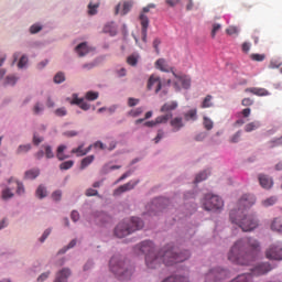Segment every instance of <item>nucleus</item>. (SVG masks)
I'll list each match as a JSON object with an SVG mask.
<instances>
[{
	"mask_svg": "<svg viewBox=\"0 0 282 282\" xmlns=\"http://www.w3.org/2000/svg\"><path fill=\"white\" fill-rule=\"evenodd\" d=\"M134 252L138 254H145V264L150 270L164 265H175V263H184L191 259V251H177L171 245L163 247L159 252H155V246L152 241L145 240L134 247Z\"/></svg>",
	"mask_w": 282,
	"mask_h": 282,
	"instance_id": "f257e3e1",
	"label": "nucleus"
},
{
	"mask_svg": "<svg viewBox=\"0 0 282 282\" xmlns=\"http://www.w3.org/2000/svg\"><path fill=\"white\" fill-rule=\"evenodd\" d=\"M261 246L254 238H242L237 240L230 248L227 259L235 265H252L259 256Z\"/></svg>",
	"mask_w": 282,
	"mask_h": 282,
	"instance_id": "f03ea898",
	"label": "nucleus"
},
{
	"mask_svg": "<svg viewBox=\"0 0 282 282\" xmlns=\"http://www.w3.org/2000/svg\"><path fill=\"white\" fill-rule=\"evenodd\" d=\"M257 198L250 194H245L238 200V210L234 209L230 212V220L236 226L241 228L242 232H252L256 228L259 227V220L254 214H243L246 208H251L254 206Z\"/></svg>",
	"mask_w": 282,
	"mask_h": 282,
	"instance_id": "7ed1b4c3",
	"label": "nucleus"
},
{
	"mask_svg": "<svg viewBox=\"0 0 282 282\" xmlns=\"http://www.w3.org/2000/svg\"><path fill=\"white\" fill-rule=\"evenodd\" d=\"M142 228H144V223L142 219L132 217L129 220L119 223L115 228V235L118 237V239H123V237H128V235L135 232V230H142Z\"/></svg>",
	"mask_w": 282,
	"mask_h": 282,
	"instance_id": "20e7f679",
	"label": "nucleus"
},
{
	"mask_svg": "<svg viewBox=\"0 0 282 282\" xmlns=\"http://www.w3.org/2000/svg\"><path fill=\"white\" fill-rule=\"evenodd\" d=\"M110 271L118 276L120 281H128L133 274V267L124 263L119 256H115L110 259Z\"/></svg>",
	"mask_w": 282,
	"mask_h": 282,
	"instance_id": "39448f33",
	"label": "nucleus"
},
{
	"mask_svg": "<svg viewBox=\"0 0 282 282\" xmlns=\"http://www.w3.org/2000/svg\"><path fill=\"white\" fill-rule=\"evenodd\" d=\"M203 208L205 210H221L224 208V199L218 195L207 194L204 198Z\"/></svg>",
	"mask_w": 282,
	"mask_h": 282,
	"instance_id": "423d86ee",
	"label": "nucleus"
},
{
	"mask_svg": "<svg viewBox=\"0 0 282 282\" xmlns=\"http://www.w3.org/2000/svg\"><path fill=\"white\" fill-rule=\"evenodd\" d=\"M171 72H172L174 78H176V80L174 82V87H175L176 91H180L181 87H183V89L191 88V77H188L186 75H178L175 72H173V68H171ZM180 85H181V87H180Z\"/></svg>",
	"mask_w": 282,
	"mask_h": 282,
	"instance_id": "0eeeda50",
	"label": "nucleus"
},
{
	"mask_svg": "<svg viewBox=\"0 0 282 282\" xmlns=\"http://www.w3.org/2000/svg\"><path fill=\"white\" fill-rule=\"evenodd\" d=\"M272 265L268 262H262L253 265L250 269V275L251 276H263V274H268V272H271Z\"/></svg>",
	"mask_w": 282,
	"mask_h": 282,
	"instance_id": "6e6552de",
	"label": "nucleus"
},
{
	"mask_svg": "<svg viewBox=\"0 0 282 282\" xmlns=\"http://www.w3.org/2000/svg\"><path fill=\"white\" fill-rule=\"evenodd\" d=\"M226 279V270L221 268L212 269L205 274V282H217Z\"/></svg>",
	"mask_w": 282,
	"mask_h": 282,
	"instance_id": "1a4fd4ad",
	"label": "nucleus"
},
{
	"mask_svg": "<svg viewBox=\"0 0 282 282\" xmlns=\"http://www.w3.org/2000/svg\"><path fill=\"white\" fill-rule=\"evenodd\" d=\"M267 259L271 261H282V246L273 245L265 251Z\"/></svg>",
	"mask_w": 282,
	"mask_h": 282,
	"instance_id": "9d476101",
	"label": "nucleus"
},
{
	"mask_svg": "<svg viewBox=\"0 0 282 282\" xmlns=\"http://www.w3.org/2000/svg\"><path fill=\"white\" fill-rule=\"evenodd\" d=\"M140 181H130L123 185H120L118 188H116L113 191V196L115 197H120V195H122V193H127L129 191H133V188H135V186H138Z\"/></svg>",
	"mask_w": 282,
	"mask_h": 282,
	"instance_id": "9b49d317",
	"label": "nucleus"
},
{
	"mask_svg": "<svg viewBox=\"0 0 282 282\" xmlns=\"http://www.w3.org/2000/svg\"><path fill=\"white\" fill-rule=\"evenodd\" d=\"M177 107H178L177 101H167L161 107L160 111L161 113H164V116H171V119H172L173 111H175Z\"/></svg>",
	"mask_w": 282,
	"mask_h": 282,
	"instance_id": "f8f14e48",
	"label": "nucleus"
},
{
	"mask_svg": "<svg viewBox=\"0 0 282 282\" xmlns=\"http://www.w3.org/2000/svg\"><path fill=\"white\" fill-rule=\"evenodd\" d=\"M169 120H171V115H161L156 117L155 120L145 122L144 127L153 128V127H158V124H166Z\"/></svg>",
	"mask_w": 282,
	"mask_h": 282,
	"instance_id": "ddd939ff",
	"label": "nucleus"
},
{
	"mask_svg": "<svg viewBox=\"0 0 282 282\" xmlns=\"http://www.w3.org/2000/svg\"><path fill=\"white\" fill-rule=\"evenodd\" d=\"M153 85H155V94H160V91H162V80L160 77L155 75L150 76L148 80V89H153Z\"/></svg>",
	"mask_w": 282,
	"mask_h": 282,
	"instance_id": "4468645a",
	"label": "nucleus"
},
{
	"mask_svg": "<svg viewBox=\"0 0 282 282\" xmlns=\"http://www.w3.org/2000/svg\"><path fill=\"white\" fill-rule=\"evenodd\" d=\"M139 20L141 23L142 41L147 42V30H149V17L144 15V13H141L139 15Z\"/></svg>",
	"mask_w": 282,
	"mask_h": 282,
	"instance_id": "2eb2a0df",
	"label": "nucleus"
},
{
	"mask_svg": "<svg viewBox=\"0 0 282 282\" xmlns=\"http://www.w3.org/2000/svg\"><path fill=\"white\" fill-rule=\"evenodd\" d=\"M131 8H133V2L124 1L122 4L121 11H120V4L116 7L115 14H121V17H124V14H129V12H131Z\"/></svg>",
	"mask_w": 282,
	"mask_h": 282,
	"instance_id": "dca6fc26",
	"label": "nucleus"
},
{
	"mask_svg": "<svg viewBox=\"0 0 282 282\" xmlns=\"http://www.w3.org/2000/svg\"><path fill=\"white\" fill-rule=\"evenodd\" d=\"M245 91L246 94H253L254 96H270V91H268L265 88L251 87L246 88Z\"/></svg>",
	"mask_w": 282,
	"mask_h": 282,
	"instance_id": "f3484780",
	"label": "nucleus"
},
{
	"mask_svg": "<svg viewBox=\"0 0 282 282\" xmlns=\"http://www.w3.org/2000/svg\"><path fill=\"white\" fill-rule=\"evenodd\" d=\"M73 96H74V98L70 101V105H77L84 111H89L90 106H89V104H87V101H84L83 99L78 98V96H76V95H73Z\"/></svg>",
	"mask_w": 282,
	"mask_h": 282,
	"instance_id": "a211bd4d",
	"label": "nucleus"
},
{
	"mask_svg": "<svg viewBox=\"0 0 282 282\" xmlns=\"http://www.w3.org/2000/svg\"><path fill=\"white\" fill-rule=\"evenodd\" d=\"M173 131H180L184 127V119L182 117H175L170 121Z\"/></svg>",
	"mask_w": 282,
	"mask_h": 282,
	"instance_id": "6ab92c4d",
	"label": "nucleus"
},
{
	"mask_svg": "<svg viewBox=\"0 0 282 282\" xmlns=\"http://www.w3.org/2000/svg\"><path fill=\"white\" fill-rule=\"evenodd\" d=\"M260 185L262 186V188H272V178L268 177L265 174H260L258 177Z\"/></svg>",
	"mask_w": 282,
	"mask_h": 282,
	"instance_id": "aec40b11",
	"label": "nucleus"
},
{
	"mask_svg": "<svg viewBox=\"0 0 282 282\" xmlns=\"http://www.w3.org/2000/svg\"><path fill=\"white\" fill-rule=\"evenodd\" d=\"M75 52L78 56H86V54H89V46H87L86 42H83L75 47Z\"/></svg>",
	"mask_w": 282,
	"mask_h": 282,
	"instance_id": "412c9836",
	"label": "nucleus"
},
{
	"mask_svg": "<svg viewBox=\"0 0 282 282\" xmlns=\"http://www.w3.org/2000/svg\"><path fill=\"white\" fill-rule=\"evenodd\" d=\"M155 68L160 69V72H171V69L169 68V64L166 63V59L164 58H159L155 62Z\"/></svg>",
	"mask_w": 282,
	"mask_h": 282,
	"instance_id": "4be33fe9",
	"label": "nucleus"
},
{
	"mask_svg": "<svg viewBox=\"0 0 282 282\" xmlns=\"http://www.w3.org/2000/svg\"><path fill=\"white\" fill-rule=\"evenodd\" d=\"M9 184H13V186H15L17 195H23V193H25V187L23 186V183L14 181V178L11 177L9 180Z\"/></svg>",
	"mask_w": 282,
	"mask_h": 282,
	"instance_id": "5701e85b",
	"label": "nucleus"
},
{
	"mask_svg": "<svg viewBox=\"0 0 282 282\" xmlns=\"http://www.w3.org/2000/svg\"><path fill=\"white\" fill-rule=\"evenodd\" d=\"M188 4L186 6V10H193V0H187ZM166 6L170 8H175L178 3H182V0H165Z\"/></svg>",
	"mask_w": 282,
	"mask_h": 282,
	"instance_id": "b1692460",
	"label": "nucleus"
},
{
	"mask_svg": "<svg viewBox=\"0 0 282 282\" xmlns=\"http://www.w3.org/2000/svg\"><path fill=\"white\" fill-rule=\"evenodd\" d=\"M184 120H186V122L191 120L192 122H195V120H197V109H191L187 112H185Z\"/></svg>",
	"mask_w": 282,
	"mask_h": 282,
	"instance_id": "393cba45",
	"label": "nucleus"
},
{
	"mask_svg": "<svg viewBox=\"0 0 282 282\" xmlns=\"http://www.w3.org/2000/svg\"><path fill=\"white\" fill-rule=\"evenodd\" d=\"M65 149H67V147L63 144L58 145L57 148L56 158L59 160V162H63V160H67L69 158V155L64 154Z\"/></svg>",
	"mask_w": 282,
	"mask_h": 282,
	"instance_id": "a878e982",
	"label": "nucleus"
},
{
	"mask_svg": "<svg viewBox=\"0 0 282 282\" xmlns=\"http://www.w3.org/2000/svg\"><path fill=\"white\" fill-rule=\"evenodd\" d=\"M271 230H274L275 232H282V219L281 218H274L271 223Z\"/></svg>",
	"mask_w": 282,
	"mask_h": 282,
	"instance_id": "bb28decb",
	"label": "nucleus"
},
{
	"mask_svg": "<svg viewBox=\"0 0 282 282\" xmlns=\"http://www.w3.org/2000/svg\"><path fill=\"white\" fill-rule=\"evenodd\" d=\"M41 175V171L39 169L29 170L25 172L26 180H36Z\"/></svg>",
	"mask_w": 282,
	"mask_h": 282,
	"instance_id": "cd10ccee",
	"label": "nucleus"
},
{
	"mask_svg": "<svg viewBox=\"0 0 282 282\" xmlns=\"http://www.w3.org/2000/svg\"><path fill=\"white\" fill-rule=\"evenodd\" d=\"M94 160H95L94 155H88V156L84 158L80 163V170L83 171V170L87 169V166H89V164H91V162H94Z\"/></svg>",
	"mask_w": 282,
	"mask_h": 282,
	"instance_id": "c85d7f7f",
	"label": "nucleus"
},
{
	"mask_svg": "<svg viewBox=\"0 0 282 282\" xmlns=\"http://www.w3.org/2000/svg\"><path fill=\"white\" fill-rule=\"evenodd\" d=\"M42 149H44V155L46 160H52V158H54V151L52 150V145L44 144L42 145Z\"/></svg>",
	"mask_w": 282,
	"mask_h": 282,
	"instance_id": "c756f323",
	"label": "nucleus"
},
{
	"mask_svg": "<svg viewBox=\"0 0 282 282\" xmlns=\"http://www.w3.org/2000/svg\"><path fill=\"white\" fill-rule=\"evenodd\" d=\"M213 106H214V105H213V97H212L210 95H207V96L204 98V100H203L200 107H202V109H208V108H210V107H213Z\"/></svg>",
	"mask_w": 282,
	"mask_h": 282,
	"instance_id": "7c9ffc66",
	"label": "nucleus"
},
{
	"mask_svg": "<svg viewBox=\"0 0 282 282\" xmlns=\"http://www.w3.org/2000/svg\"><path fill=\"white\" fill-rule=\"evenodd\" d=\"M36 197H39V199H43V197H47V188H45V186L40 185L35 192Z\"/></svg>",
	"mask_w": 282,
	"mask_h": 282,
	"instance_id": "2f4dec72",
	"label": "nucleus"
},
{
	"mask_svg": "<svg viewBox=\"0 0 282 282\" xmlns=\"http://www.w3.org/2000/svg\"><path fill=\"white\" fill-rule=\"evenodd\" d=\"M260 124L257 121L250 122L245 127V131L247 133H250L251 131H256V129H259Z\"/></svg>",
	"mask_w": 282,
	"mask_h": 282,
	"instance_id": "473e14b6",
	"label": "nucleus"
},
{
	"mask_svg": "<svg viewBox=\"0 0 282 282\" xmlns=\"http://www.w3.org/2000/svg\"><path fill=\"white\" fill-rule=\"evenodd\" d=\"M85 144H80L78 148H75L70 151V153H75L77 155V158H83V155L85 153Z\"/></svg>",
	"mask_w": 282,
	"mask_h": 282,
	"instance_id": "72a5a7b5",
	"label": "nucleus"
},
{
	"mask_svg": "<svg viewBox=\"0 0 282 282\" xmlns=\"http://www.w3.org/2000/svg\"><path fill=\"white\" fill-rule=\"evenodd\" d=\"M274 204H276V197L274 196H271L262 200V206H264L265 208H268L269 206H274Z\"/></svg>",
	"mask_w": 282,
	"mask_h": 282,
	"instance_id": "f704fd0d",
	"label": "nucleus"
},
{
	"mask_svg": "<svg viewBox=\"0 0 282 282\" xmlns=\"http://www.w3.org/2000/svg\"><path fill=\"white\" fill-rule=\"evenodd\" d=\"M250 58L257 63H262V61H265V54L253 53L250 55Z\"/></svg>",
	"mask_w": 282,
	"mask_h": 282,
	"instance_id": "c9c22d12",
	"label": "nucleus"
},
{
	"mask_svg": "<svg viewBox=\"0 0 282 282\" xmlns=\"http://www.w3.org/2000/svg\"><path fill=\"white\" fill-rule=\"evenodd\" d=\"M208 174H209L208 171H204L197 174L195 178V184H199V182H204V180H207Z\"/></svg>",
	"mask_w": 282,
	"mask_h": 282,
	"instance_id": "e433bc0d",
	"label": "nucleus"
},
{
	"mask_svg": "<svg viewBox=\"0 0 282 282\" xmlns=\"http://www.w3.org/2000/svg\"><path fill=\"white\" fill-rule=\"evenodd\" d=\"M17 80H19V78H17L14 75H9L6 77L4 85H10L13 87V85H17Z\"/></svg>",
	"mask_w": 282,
	"mask_h": 282,
	"instance_id": "4c0bfd02",
	"label": "nucleus"
},
{
	"mask_svg": "<svg viewBox=\"0 0 282 282\" xmlns=\"http://www.w3.org/2000/svg\"><path fill=\"white\" fill-rule=\"evenodd\" d=\"M12 197H14V193H12L10 187L2 191V199H12Z\"/></svg>",
	"mask_w": 282,
	"mask_h": 282,
	"instance_id": "58836bf2",
	"label": "nucleus"
},
{
	"mask_svg": "<svg viewBox=\"0 0 282 282\" xmlns=\"http://www.w3.org/2000/svg\"><path fill=\"white\" fill-rule=\"evenodd\" d=\"M54 83H56V85H61V83H65V74L63 72L57 73L54 76Z\"/></svg>",
	"mask_w": 282,
	"mask_h": 282,
	"instance_id": "ea45409f",
	"label": "nucleus"
},
{
	"mask_svg": "<svg viewBox=\"0 0 282 282\" xmlns=\"http://www.w3.org/2000/svg\"><path fill=\"white\" fill-rule=\"evenodd\" d=\"M72 166H74V161H65L59 164L61 171H69V169H72Z\"/></svg>",
	"mask_w": 282,
	"mask_h": 282,
	"instance_id": "a19ab883",
	"label": "nucleus"
},
{
	"mask_svg": "<svg viewBox=\"0 0 282 282\" xmlns=\"http://www.w3.org/2000/svg\"><path fill=\"white\" fill-rule=\"evenodd\" d=\"M203 124L207 131H210L214 127L213 120H210V118H208V117H204Z\"/></svg>",
	"mask_w": 282,
	"mask_h": 282,
	"instance_id": "79ce46f5",
	"label": "nucleus"
},
{
	"mask_svg": "<svg viewBox=\"0 0 282 282\" xmlns=\"http://www.w3.org/2000/svg\"><path fill=\"white\" fill-rule=\"evenodd\" d=\"M98 8H100V3H95L93 4L91 2L88 4V13L94 15L96 14L98 11Z\"/></svg>",
	"mask_w": 282,
	"mask_h": 282,
	"instance_id": "37998d69",
	"label": "nucleus"
},
{
	"mask_svg": "<svg viewBox=\"0 0 282 282\" xmlns=\"http://www.w3.org/2000/svg\"><path fill=\"white\" fill-rule=\"evenodd\" d=\"M128 65H131L132 67H135L138 65V55H130L127 58Z\"/></svg>",
	"mask_w": 282,
	"mask_h": 282,
	"instance_id": "c03bdc74",
	"label": "nucleus"
},
{
	"mask_svg": "<svg viewBox=\"0 0 282 282\" xmlns=\"http://www.w3.org/2000/svg\"><path fill=\"white\" fill-rule=\"evenodd\" d=\"M44 109H45V107L43 106V104L37 102V104H35L34 107H33V113H34L35 116H39V113H42V111H43Z\"/></svg>",
	"mask_w": 282,
	"mask_h": 282,
	"instance_id": "a18cd8bd",
	"label": "nucleus"
},
{
	"mask_svg": "<svg viewBox=\"0 0 282 282\" xmlns=\"http://www.w3.org/2000/svg\"><path fill=\"white\" fill-rule=\"evenodd\" d=\"M104 32L111 34V36H113L116 34V28H113V23L107 24L104 28Z\"/></svg>",
	"mask_w": 282,
	"mask_h": 282,
	"instance_id": "49530a36",
	"label": "nucleus"
},
{
	"mask_svg": "<svg viewBox=\"0 0 282 282\" xmlns=\"http://www.w3.org/2000/svg\"><path fill=\"white\" fill-rule=\"evenodd\" d=\"M142 113V108H135L132 109L128 112V116H130L131 118H138V116H140Z\"/></svg>",
	"mask_w": 282,
	"mask_h": 282,
	"instance_id": "de8ad7c7",
	"label": "nucleus"
},
{
	"mask_svg": "<svg viewBox=\"0 0 282 282\" xmlns=\"http://www.w3.org/2000/svg\"><path fill=\"white\" fill-rule=\"evenodd\" d=\"M219 30H221V24L214 23L212 29V39H215V36H217V32H219Z\"/></svg>",
	"mask_w": 282,
	"mask_h": 282,
	"instance_id": "09e8293b",
	"label": "nucleus"
},
{
	"mask_svg": "<svg viewBox=\"0 0 282 282\" xmlns=\"http://www.w3.org/2000/svg\"><path fill=\"white\" fill-rule=\"evenodd\" d=\"M86 100H98V93L96 91L86 93Z\"/></svg>",
	"mask_w": 282,
	"mask_h": 282,
	"instance_id": "8fccbe9b",
	"label": "nucleus"
},
{
	"mask_svg": "<svg viewBox=\"0 0 282 282\" xmlns=\"http://www.w3.org/2000/svg\"><path fill=\"white\" fill-rule=\"evenodd\" d=\"M153 9H155V4L150 3L142 9V12L140 14H143L144 17H147V13L151 12V10Z\"/></svg>",
	"mask_w": 282,
	"mask_h": 282,
	"instance_id": "3c124183",
	"label": "nucleus"
},
{
	"mask_svg": "<svg viewBox=\"0 0 282 282\" xmlns=\"http://www.w3.org/2000/svg\"><path fill=\"white\" fill-rule=\"evenodd\" d=\"M30 149H32L31 144L20 145L18 148V153H28V151H30Z\"/></svg>",
	"mask_w": 282,
	"mask_h": 282,
	"instance_id": "603ef678",
	"label": "nucleus"
},
{
	"mask_svg": "<svg viewBox=\"0 0 282 282\" xmlns=\"http://www.w3.org/2000/svg\"><path fill=\"white\" fill-rule=\"evenodd\" d=\"M226 33L229 36H232V34H239V29L237 26H229L228 29H226Z\"/></svg>",
	"mask_w": 282,
	"mask_h": 282,
	"instance_id": "864d4df0",
	"label": "nucleus"
},
{
	"mask_svg": "<svg viewBox=\"0 0 282 282\" xmlns=\"http://www.w3.org/2000/svg\"><path fill=\"white\" fill-rule=\"evenodd\" d=\"M55 116H58L59 118H63V116H67V109H65L64 107L57 108L55 110Z\"/></svg>",
	"mask_w": 282,
	"mask_h": 282,
	"instance_id": "5fc2aeb1",
	"label": "nucleus"
},
{
	"mask_svg": "<svg viewBox=\"0 0 282 282\" xmlns=\"http://www.w3.org/2000/svg\"><path fill=\"white\" fill-rule=\"evenodd\" d=\"M239 140H241V131L236 132L231 139L230 142L234 144H237V142H239Z\"/></svg>",
	"mask_w": 282,
	"mask_h": 282,
	"instance_id": "6e6d98bb",
	"label": "nucleus"
},
{
	"mask_svg": "<svg viewBox=\"0 0 282 282\" xmlns=\"http://www.w3.org/2000/svg\"><path fill=\"white\" fill-rule=\"evenodd\" d=\"M242 107H252L254 101L251 98H243L241 101Z\"/></svg>",
	"mask_w": 282,
	"mask_h": 282,
	"instance_id": "4d7b16f0",
	"label": "nucleus"
},
{
	"mask_svg": "<svg viewBox=\"0 0 282 282\" xmlns=\"http://www.w3.org/2000/svg\"><path fill=\"white\" fill-rule=\"evenodd\" d=\"M24 65H28V56H25V55H23L21 58H20V61H19V63H18V67L20 68V69H23V66Z\"/></svg>",
	"mask_w": 282,
	"mask_h": 282,
	"instance_id": "13d9d810",
	"label": "nucleus"
},
{
	"mask_svg": "<svg viewBox=\"0 0 282 282\" xmlns=\"http://www.w3.org/2000/svg\"><path fill=\"white\" fill-rule=\"evenodd\" d=\"M98 196V191L94 188L86 189V197H96Z\"/></svg>",
	"mask_w": 282,
	"mask_h": 282,
	"instance_id": "bf43d9fd",
	"label": "nucleus"
},
{
	"mask_svg": "<svg viewBox=\"0 0 282 282\" xmlns=\"http://www.w3.org/2000/svg\"><path fill=\"white\" fill-rule=\"evenodd\" d=\"M52 197H53L54 202H61V197H63V193L61 191H55L52 194Z\"/></svg>",
	"mask_w": 282,
	"mask_h": 282,
	"instance_id": "052dcab7",
	"label": "nucleus"
},
{
	"mask_svg": "<svg viewBox=\"0 0 282 282\" xmlns=\"http://www.w3.org/2000/svg\"><path fill=\"white\" fill-rule=\"evenodd\" d=\"M41 30H42V28H41V25H39V24H33V25L30 28L31 34H36V33L41 32Z\"/></svg>",
	"mask_w": 282,
	"mask_h": 282,
	"instance_id": "680f3d73",
	"label": "nucleus"
},
{
	"mask_svg": "<svg viewBox=\"0 0 282 282\" xmlns=\"http://www.w3.org/2000/svg\"><path fill=\"white\" fill-rule=\"evenodd\" d=\"M131 176V171L123 173L117 181L115 184H120V182H122L123 180H127V177Z\"/></svg>",
	"mask_w": 282,
	"mask_h": 282,
	"instance_id": "e2e57ef3",
	"label": "nucleus"
},
{
	"mask_svg": "<svg viewBox=\"0 0 282 282\" xmlns=\"http://www.w3.org/2000/svg\"><path fill=\"white\" fill-rule=\"evenodd\" d=\"M241 47H242V52L245 54H248V52H250V47H252V45L249 42H245V43H242Z\"/></svg>",
	"mask_w": 282,
	"mask_h": 282,
	"instance_id": "0e129e2a",
	"label": "nucleus"
},
{
	"mask_svg": "<svg viewBox=\"0 0 282 282\" xmlns=\"http://www.w3.org/2000/svg\"><path fill=\"white\" fill-rule=\"evenodd\" d=\"M41 142H43V137H39L37 134L33 135V144H35V147H39V144H41Z\"/></svg>",
	"mask_w": 282,
	"mask_h": 282,
	"instance_id": "69168bd1",
	"label": "nucleus"
},
{
	"mask_svg": "<svg viewBox=\"0 0 282 282\" xmlns=\"http://www.w3.org/2000/svg\"><path fill=\"white\" fill-rule=\"evenodd\" d=\"M70 219H73V221H78V219H80V214H78L76 210H73L70 214Z\"/></svg>",
	"mask_w": 282,
	"mask_h": 282,
	"instance_id": "338daca9",
	"label": "nucleus"
},
{
	"mask_svg": "<svg viewBox=\"0 0 282 282\" xmlns=\"http://www.w3.org/2000/svg\"><path fill=\"white\" fill-rule=\"evenodd\" d=\"M138 102H140V99H135V98L128 99L129 107H135V105H138Z\"/></svg>",
	"mask_w": 282,
	"mask_h": 282,
	"instance_id": "774afa93",
	"label": "nucleus"
}]
</instances>
